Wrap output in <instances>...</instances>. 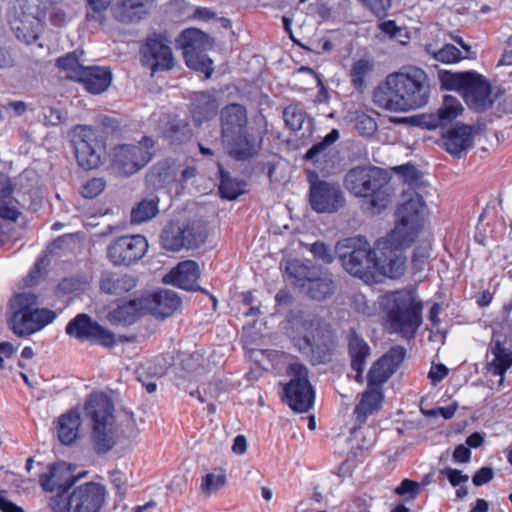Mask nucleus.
I'll return each mask as SVG.
<instances>
[{
    "mask_svg": "<svg viewBox=\"0 0 512 512\" xmlns=\"http://www.w3.org/2000/svg\"><path fill=\"white\" fill-rule=\"evenodd\" d=\"M154 0H120L112 9L113 17L124 24L135 23L148 14V5Z\"/></svg>",
    "mask_w": 512,
    "mask_h": 512,
    "instance_id": "c756f323",
    "label": "nucleus"
},
{
    "mask_svg": "<svg viewBox=\"0 0 512 512\" xmlns=\"http://www.w3.org/2000/svg\"><path fill=\"white\" fill-rule=\"evenodd\" d=\"M383 401L382 389L367 386L354 409L357 422L362 425L367 418L380 410Z\"/></svg>",
    "mask_w": 512,
    "mask_h": 512,
    "instance_id": "2f4dec72",
    "label": "nucleus"
},
{
    "mask_svg": "<svg viewBox=\"0 0 512 512\" xmlns=\"http://www.w3.org/2000/svg\"><path fill=\"white\" fill-rule=\"evenodd\" d=\"M291 380L284 386V400L289 407L299 413L309 411L315 399V393L308 379L305 365L295 362L287 368Z\"/></svg>",
    "mask_w": 512,
    "mask_h": 512,
    "instance_id": "2eb2a0df",
    "label": "nucleus"
},
{
    "mask_svg": "<svg viewBox=\"0 0 512 512\" xmlns=\"http://www.w3.org/2000/svg\"><path fill=\"white\" fill-rule=\"evenodd\" d=\"M148 250V242L142 235L122 236L107 247V258L114 266H130L137 263Z\"/></svg>",
    "mask_w": 512,
    "mask_h": 512,
    "instance_id": "a211bd4d",
    "label": "nucleus"
},
{
    "mask_svg": "<svg viewBox=\"0 0 512 512\" xmlns=\"http://www.w3.org/2000/svg\"><path fill=\"white\" fill-rule=\"evenodd\" d=\"M44 124L49 126H56L62 122V113L54 107H44L42 110Z\"/></svg>",
    "mask_w": 512,
    "mask_h": 512,
    "instance_id": "0e129e2a",
    "label": "nucleus"
},
{
    "mask_svg": "<svg viewBox=\"0 0 512 512\" xmlns=\"http://www.w3.org/2000/svg\"><path fill=\"white\" fill-rule=\"evenodd\" d=\"M387 327L392 333L414 337L422 324V303L411 289L389 292L382 299Z\"/></svg>",
    "mask_w": 512,
    "mask_h": 512,
    "instance_id": "20e7f679",
    "label": "nucleus"
},
{
    "mask_svg": "<svg viewBox=\"0 0 512 512\" xmlns=\"http://www.w3.org/2000/svg\"><path fill=\"white\" fill-rule=\"evenodd\" d=\"M438 79L441 89L459 92L467 105L475 111H484L491 107V86L477 72L440 70Z\"/></svg>",
    "mask_w": 512,
    "mask_h": 512,
    "instance_id": "9d476101",
    "label": "nucleus"
},
{
    "mask_svg": "<svg viewBox=\"0 0 512 512\" xmlns=\"http://www.w3.org/2000/svg\"><path fill=\"white\" fill-rule=\"evenodd\" d=\"M105 186L106 181L103 178L89 179L81 187V195L87 199L95 198L105 189Z\"/></svg>",
    "mask_w": 512,
    "mask_h": 512,
    "instance_id": "5fc2aeb1",
    "label": "nucleus"
},
{
    "mask_svg": "<svg viewBox=\"0 0 512 512\" xmlns=\"http://www.w3.org/2000/svg\"><path fill=\"white\" fill-rule=\"evenodd\" d=\"M58 438L64 445H69L75 441L78 436L79 426L81 424L80 415L76 411H70L59 418Z\"/></svg>",
    "mask_w": 512,
    "mask_h": 512,
    "instance_id": "c9c22d12",
    "label": "nucleus"
},
{
    "mask_svg": "<svg viewBox=\"0 0 512 512\" xmlns=\"http://www.w3.org/2000/svg\"><path fill=\"white\" fill-rule=\"evenodd\" d=\"M302 288L310 298L320 301L333 293L334 283L329 277H319L317 273Z\"/></svg>",
    "mask_w": 512,
    "mask_h": 512,
    "instance_id": "ea45409f",
    "label": "nucleus"
},
{
    "mask_svg": "<svg viewBox=\"0 0 512 512\" xmlns=\"http://www.w3.org/2000/svg\"><path fill=\"white\" fill-rule=\"evenodd\" d=\"M492 353L494 358L489 363V370L494 375L501 376L503 381L504 374L512 367V351L497 341L492 348Z\"/></svg>",
    "mask_w": 512,
    "mask_h": 512,
    "instance_id": "58836bf2",
    "label": "nucleus"
},
{
    "mask_svg": "<svg viewBox=\"0 0 512 512\" xmlns=\"http://www.w3.org/2000/svg\"><path fill=\"white\" fill-rule=\"evenodd\" d=\"M348 354L351 360V369L356 372L355 379L361 382L371 348L354 329L348 333Z\"/></svg>",
    "mask_w": 512,
    "mask_h": 512,
    "instance_id": "393cba45",
    "label": "nucleus"
},
{
    "mask_svg": "<svg viewBox=\"0 0 512 512\" xmlns=\"http://www.w3.org/2000/svg\"><path fill=\"white\" fill-rule=\"evenodd\" d=\"M183 232L184 248H198L206 240L207 232L205 227L199 222L188 223L181 227Z\"/></svg>",
    "mask_w": 512,
    "mask_h": 512,
    "instance_id": "c03bdc74",
    "label": "nucleus"
},
{
    "mask_svg": "<svg viewBox=\"0 0 512 512\" xmlns=\"http://www.w3.org/2000/svg\"><path fill=\"white\" fill-rule=\"evenodd\" d=\"M310 252L315 258L320 259L324 263L330 264L334 260V256L328 245L323 242H315L310 247Z\"/></svg>",
    "mask_w": 512,
    "mask_h": 512,
    "instance_id": "13d9d810",
    "label": "nucleus"
},
{
    "mask_svg": "<svg viewBox=\"0 0 512 512\" xmlns=\"http://www.w3.org/2000/svg\"><path fill=\"white\" fill-rule=\"evenodd\" d=\"M425 201L423 197L409 189L402 194V202L396 211L397 223L395 228L384 238L376 242L378 250L388 260V264L377 269L389 278H399L405 271V258L398 251L409 247L416 239L423 226Z\"/></svg>",
    "mask_w": 512,
    "mask_h": 512,
    "instance_id": "f257e3e1",
    "label": "nucleus"
},
{
    "mask_svg": "<svg viewBox=\"0 0 512 512\" xmlns=\"http://www.w3.org/2000/svg\"><path fill=\"white\" fill-rule=\"evenodd\" d=\"M200 277L198 264L193 260L180 262L163 278V282L172 284L188 291H197L200 289L197 281Z\"/></svg>",
    "mask_w": 512,
    "mask_h": 512,
    "instance_id": "5701e85b",
    "label": "nucleus"
},
{
    "mask_svg": "<svg viewBox=\"0 0 512 512\" xmlns=\"http://www.w3.org/2000/svg\"><path fill=\"white\" fill-rule=\"evenodd\" d=\"M355 128L360 135L370 137L377 130V123L372 117L361 114L356 119Z\"/></svg>",
    "mask_w": 512,
    "mask_h": 512,
    "instance_id": "6e6d98bb",
    "label": "nucleus"
},
{
    "mask_svg": "<svg viewBox=\"0 0 512 512\" xmlns=\"http://www.w3.org/2000/svg\"><path fill=\"white\" fill-rule=\"evenodd\" d=\"M405 354L406 350L402 346H395L378 359L368 372V386L381 389V386L399 368Z\"/></svg>",
    "mask_w": 512,
    "mask_h": 512,
    "instance_id": "aec40b11",
    "label": "nucleus"
},
{
    "mask_svg": "<svg viewBox=\"0 0 512 512\" xmlns=\"http://www.w3.org/2000/svg\"><path fill=\"white\" fill-rule=\"evenodd\" d=\"M438 79L441 89L459 92L467 105L475 111H484L491 107V86L477 72L440 70Z\"/></svg>",
    "mask_w": 512,
    "mask_h": 512,
    "instance_id": "1a4fd4ad",
    "label": "nucleus"
},
{
    "mask_svg": "<svg viewBox=\"0 0 512 512\" xmlns=\"http://www.w3.org/2000/svg\"><path fill=\"white\" fill-rule=\"evenodd\" d=\"M159 213V198L157 196L144 198L132 208L130 219L132 224L147 222Z\"/></svg>",
    "mask_w": 512,
    "mask_h": 512,
    "instance_id": "e433bc0d",
    "label": "nucleus"
},
{
    "mask_svg": "<svg viewBox=\"0 0 512 512\" xmlns=\"http://www.w3.org/2000/svg\"><path fill=\"white\" fill-rule=\"evenodd\" d=\"M346 189L356 197L369 198V210L379 214L390 202L387 179L383 170L372 166H357L350 169L344 178Z\"/></svg>",
    "mask_w": 512,
    "mask_h": 512,
    "instance_id": "0eeeda50",
    "label": "nucleus"
},
{
    "mask_svg": "<svg viewBox=\"0 0 512 512\" xmlns=\"http://www.w3.org/2000/svg\"><path fill=\"white\" fill-rule=\"evenodd\" d=\"M85 414L92 422L91 443L96 454L111 451L117 442L114 404L103 393L90 395L85 404Z\"/></svg>",
    "mask_w": 512,
    "mask_h": 512,
    "instance_id": "423d86ee",
    "label": "nucleus"
},
{
    "mask_svg": "<svg viewBox=\"0 0 512 512\" xmlns=\"http://www.w3.org/2000/svg\"><path fill=\"white\" fill-rule=\"evenodd\" d=\"M137 279L129 274L108 272L100 279V289L110 295H121L134 289Z\"/></svg>",
    "mask_w": 512,
    "mask_h": 512,
    "instance_id": "473e14b6",
    "label": "nucleus"
},
{
    "mask_svg": "<svg viewBox=\"0 0 512 512\" xmlns=\"http://www.w3.org/2000/svg\"><path fill=\"white\" fill-rule=\"evenodd\" d=\"M420 491V486L416 481L410 480V479H404L400 483L399 486H397L394 490V492L399 496H405L408 495L409 498L414 499Z\"/></svg>",
    "mask_w": 512,
    "mask_h": 512,
    "instance_id": "bf43d9fd",
    "label": "nucleus"
},
{
    "mask_svg": "<svg viewBox=\"0 0 512 512\" xmlns=\"http://www.w3.org/2000/svg\"><path fill=\"white\" fill-rule=\"evenodd\" d=\"M144 313V305L141 297L119 305L109 312L108 319L112 324L127 326L135 323L138 316Z\"/></svg>",
    "mask_w": 512,
    "mask_h": 512,
    "instance_id": "72a5a7b5",
    "label": "nucleus"
},
{
    "mask_svg": "<svg viewBox=\"0 0 512 512\" xmlns=\"http://www.w3.org/2000/svg\"><path fill=\"white\" fill-rule=\"evenodd\" d=\"M84 282L78 278H64L58 284V291L62 294H73L83 290Z\"/></svg>",
    "mask_w": 512,
    "mask_h": 512,
    "instance_id": "052dcab7",
    "label": "nucleus"
},
{
    "mask_svg": "<svg viewBox=\"0 0 512 512\" xmlns=\"http://www.w3.org/2000/svg\"><path fill=\"white\" fill-rule=\"evenodd\" d=\"M73 146L78 164L85 170L98 168L106 152L103 137L91 126L78 125L73 131Z\"/></svg>",
    "mask_w": 512,
    "mask_h": 512,
    "instance_id": "4468645a",
    "label": "nucleus"
},
{
    "mask_svg": "<svg viewBox=\"0 0 512 512\" xmlns=\"http://www.w3.org/2000/svg\"><path fill=\"white\" fill-rule=\"evenodd\" d=\"M377 17H383L391 7V0H360Z\"/></svg>",
    "mask_w": 512,
    "mask_h": 512,
    "instance_id": "680f3d73",
    "label": "nucleus"
},
{
    "mask_svg": "<svg viewBox=\"0 0 512 512\" xmlns=\"http://www.w3.org/2000/svg\"><path fill=\"white\" fill-rule=\"evenodd\" d=\"M309 203L317 213H335L344 206L345 197L338 183L310 179Z\"/></svg>",
    "mask_w": 512,
    "mask_h": 512,
    "instance_id": "f3484780",
    "label": "nucleus"
},
{
    "mask_svg": "<svg viewBox=\"0 0 512 512\" xmlns=\"http://www.w3.org/2000/svg\"><path fill=\"white\" fill-rule=\"evenodd\" d=\"M9 328L18 337H28L51 324L57 317L55 311L38 307V297L32 292L15 294L9 301Z\"/></svg>",
    "mask_w": 512,
    "mask_h": 512,
    "instance_id": "39448f33",
    "label": "nucleus"
},
{
    "mask_svg": "<svg viewBox=\"0 0 512 512\" xmlns=\"http://www.w3.org/2000/svg\"><path fill=\"white\" fill-rule=\"evenodd\" d=\"M374 63L368 59H359L352 64L350 81L352 86L362 91L365 87V79L373 72Z\"/></svg>",
    "mask_w": 512,
    "mask_h": 512,
    "instance_id": "37998d69",
    "label": "nucleus"
},
{
    "mask_svg": "<svg viewBox=\"0 0 512 512\" xmlns=\"http://www.w3.org/2000/svg\"><path fill=\"white\" fill-rule=\"evenodd\" d=\"M155 142L144 136L134 144H119L110 153L111 168L123 177H129L142 170L154 156Z\"/></svg>",
    "mask_w": 512,
    "mask_h": 512,
    "instance_id": "f8f14e48",
    "label": "nucleus"
},
{
    "mask_svg": "<svg viewBox=\"0 0 512 512\" xmlns=\"http://www.w3.org/2000/svg\"><path fill=\"white\" fill-rule=\"evenodd\" d=\"M448 375V368L444 364H438L431 368L428 373V378L432 384L436 385Z\"/></svg>",
    "mask_w": 512,
    "mask_h": 512,
    "instance_id": "774afa93",
    "label": "nucleus"
},
{
    "mask_svg": "<svg viewBox=\"0 0 512 512\" xmlns=\"http://www.w3.org/2000/svg\"><path fill=\"white\" fill-rule=\"evenodd\" d=\"M58 68L67 71V77L75 81V75L80 74L79 70H83L85 66L79 63L76 52H71L57 59Z\"/></svg>",
    "mask_w": 512,
    "mask_h": 512,
    "instance_id": "3c124183",
    "label": "nucleus"
},
{
    "mask_svg": "<svg viewBox=\"0 0 512 512\" xmlns=\"http://www.w3.org/2000/svg\"><path fill=\"white\" fill-rule=\"evenodd\" d=\"M395 171L403 176L404 182L410 187H418L421 183V173L412 164L397 166Z\"/></svg>",
    "mask_w": 512,
    "mask_h": 512,
    "instance_id": "864d4df0",
    "label": "nucleus"
},
{
    "mask_svg": "<svg viewBox=\"0 0 512 512\" xmlns=\"http://www.w3.org/2000/svg\"><path fill=\"white\" fill-rule=\"evenodd\" d=\"M463 111L462 104L460 101L450 95H447L443 99L442 106L438 109L437 114L432 116V122L430 128H437L446 126L454 119H456Z\"/></svg>",
    "mask_w": 512,
    "mask_h": 512,
    "instance_id": "f704fd0d",
    "label": "nucleus"
},
{
    "mask_svg": "<svg viewBox=\"0 0 512 512\" xmlns=\"http://www.w3.org/2000/svg\"><path fill=\"white\" fill-rule=\"evenodd\" d=\"M229 154L236 160H246L257 152L258 143L249 134L248 128L234 133L231 137H222Z\"/></svg>",
    "mask_w": 512,
    "mask_h": 512,
    "instance_id": "c85d7f7f",
    "label": "nucleus"
},
{
    "mask_svg": "<svg viewBox=\"0 0 512 512\" xmlns=\"http://www.w3.org/2000/svg\"><path fill=\"white\" fill-rule=\"evenodd\" d=\"M145 313L156 318L165 319L173 315L181 307V299L172 290H160L158 292L142 296Z\"/></svg>",
    "mask_w": 512,
    "mask_h": 512,
    "instance_id": "412c9836",
    "label": "nucleus"
},
{
    "mask_svg": "<svg viewBox=\"0 0 512 512\" xmlns=\"http://www.w3.org/2000/svg\"><path fill=\"white\" fill-rule=\"evenodd\" d=\"M161 245L169 251H179L184 248L183 232L175 223L168 224L161 232Z\"/></svg>",
    "mask_w": 512,
    "mask_h": 512,
    "instance_id": "79ce46f5",
    "label": "nucleus"
},
{
    "mask_svg": "<svg viewBox=\"0 0 512 512\" xmlns=\"http://www.w3.org/2000/svg\"><path fill=\"white\" fill-rule=\"evenodd\" d=\"M494 477V471L490 467L480 468L472 477L475 486H482L489 483Z\"/></svg>",
    "mask_w": 512,
    "mask_h": 512,
    "instance_id": "69168bd1",
    "label": "nucleus"
},
{
    "mask_svg": "<svg viewBox=\"0 0 512 512\" xmlns=\"http://www.w3.org/2000/svg\"><path fill=\"white\" fill-rule=\"evenodd\" d=\"M220 176L219 192L223 198L234 200L244 192L245 182L232 178L222 169Z\"/></svg>",
    "mask_w": 512,
    "mask_h": 512,
    "instance_id": "a18cd8bd",
    "label": "nucleus"
},
{
    "mask_svg": "<svg viewBox=\"0 0 512 512\" xmlns=\"http://www.w3.org/2000/svg\"><path fill=\"white\" fill-rule=\"evenodd\" d=\"M425 51L434 60L444 64H454L460 62L465 57L462 52L453 44H445L440 49H434L431 44L425 46Z\"/></svg>",
    "mask_w": 512,
    "mask_h": 512,
    "instance_id": "a19ab883",
    "label": "nucleus"
},
{
    "mask_svg": "<svg viewBox=\"0 0 512 512\" xmlns=\"http://www.w3.org/2000/svg\"><path fill=\"white\" fill-rule=\"evenodd\" d=\"M221 136L231 137L234 133L248 128L247 110L243 105L231 103L220 112Z\"/></svg>",
    "mask_w": 512,
    "mask_h": 512,
    "instance_id": "a878e982",
    "label": "nucleus"
},
{
    "mask_svg": "<svg viewBox=\"0 0 512 512\" xmlns=\"http://www.w3.org/2000/svg\"><path fill=\"white\" fill-rule=\"evenodd\" d=\"M441 474L447 477L449 483L453 487H457L461 483L467 482L469 479V476L467 474H463L461 470L450 467L441 470Z\"/></svg>",
    "mask_w": 512,
    "mask_h": 512,
    "instance_id": "e2e57ef3",
    "label": "nucleus"
},
{
    "mask_svg": "<svg viewBox=\"0 0 512 512\" xmlns=\"http://www.w3.org/2000/svg\"><path fill=\"white\" fill-rule=\"evenodd\" d=\"M76 477L63 462L49 466L46 473L39 476V484L46 492H57L66 495L75 485Z\"/></svg>",
    "mask_w": 512,
    "mask_h": 512,
    "instance_id": "4be33fe9",
    "label": "nucleus"
},
{
    "mask_svg": "<svg viewBox=\"0 0 512 512\" xmlns=\"http://www.w3.org/2000/svg\"><path fill=\"white\" fill-rule=\"evenodd\" d=\"M340 137V133L337 129H332L322 141L314 144L305 154V159L318 161L320 156L325 155L326 151L335 143Z\"/></svg>",
    "mask_w": 512,
    "mask_h": 512,
    "instance_id": "09e8293b",
    "label": "nucleus"
},
{
    "mask_svg": "<svg viewBox=\"0 0 512 512\" xmlns=\"http://www.w3.org/2000/svg\"><path fill=\"white\" fill-rule=\"evenodd\" d=\"M148 180L152 185L161 187L172 181L173 175L166 164H158L149 173Z\"/></svg>",
    "mask_w": 512,
    "mask_h": 512,
    "instance_id": "603ef678",
    "label": "nucleus"
},
{
    "mask_svg": "<svg viewBox=\"0 0 512 512\" xmlns=\"http://www.w3.org/2000/svg\"><path fill=\"white\" fill-rule=\"evenodd\" d=\"M343 269L366 283L374 279L379 259L368 240L361 235L344 238L335 245Z\"/></svg>",
    "mask_w": 512,
    "mask_h": 512,
    "instance_id": "6e6552de",
    "label": "nucleus"
},
{
    "mask_svg": "<svg viewBox=\"0 0 512 512\" xmlns=\"http://www.w3.org/2000/svg\"><path fill=\"white\" fill-rule=\"evenodd\" d=\"M285 273L295 285L305 286L312 276L317 274L315 267H310L298 259L288 260L285 264Z\"/></svg>",
    "mask_w": 512,
    "mask_h": 512,
    "instance_id": "4c0bfd02",
    "label": "nucleus"
},
{
    "mask_svg": "<svg viewBox=\"0 0 512 512\" xmlns=\"http://www.w3.org/2000/svg\"><path fill=\"white\" fill-rule=\"evenodd\" d=\"M65 332L79 341H89L106 348H113L116 343L113 332L101 326L85 313L78 314L70 320Z\"/></svg>",
    "mask_w": 512,
    "mask_h": 512,
    "instance_id": "dca6fc26",
    "label": "nucleus"
},
{
    "mask_svg": "<svg viewBox=\"0 0 512 512\" xmlns=\"http://www.w3.org/2000/svg\"><path fill=\"white\" fill-rule=\"evenodd\" d=\"M227 477L223 469H216L202 478L200 490L205 496L217 492L226 484Z\"/></svg>",
    "mask_w": 512,
    "mask_h": 512,
    "instance_id": "de8ad7c7",
    "label": "nucleus"
},
{
    "mask_svg": "<svg viewBox=\"0 0 512 512\" xmlns=\"http://www.w3.org/2000/svg\"><path fill=\"white\" fill-rule=\"evenodd\" d=\"M219 109V103L214 94L210 92H196L191 98L190 113L195 125L214 118Z\"/></svg>",
    "mask_w": 512,
    "mask_h": 512,
    "instance_id": "bb28decb",
    "label": "nucleus"
},
{
    "mask_svg": "<svg viewBox=\"0 0 512 512\" xmlns=\"http://www.w3.org/2000/svg\"><path fill=\"white\" fill-rule=\"evenodd\" d=\"M11 28L18 40L30 45L38 40L43 30L41 20L27 13H20L10 21Z\"/></svg>",
    "mask_w": 512,
    "mask_h": 512,
    "instance_id": "cd10ccee",
    "label": "nucleus"
},
{
    "mask_svg": "<svg viewBox=\"0 0 512 512\" xmlns=\"http://www.w3.org/2000/svg\"><path fill=\"white\" fill-rule=\"evenodd\" d=\"M79 71L80 74L75 75V81L81 83L91 94L105 92L112 82V72L107 67L85 66Z\"/></svg>",
    "mask_w": 512,
    "mask_h": 512,
    "instance_id": "b1692460",
    "label": "nucleus"
},
{
    "mask_svg": "<svg viewBox=\"0 0 512 512\" xmlns=\"http://www.w3.org/2000/svg\"><path fill=\"white\" fill-rule=\"evenodd\" d=\"M106 497V487L90 481L73 486L66 495L58 493L51 496L48 507L53 512H100Z\"/></svg>",
    "mask_w": 512,
    "mask_h": 512,
    "instance_id": "9b49d317",
    "label": "nucleus"
},
{
    "mask_svg": "<svg viewBox=\"0 0 512 512\" xmlns=\"http://www.w3.org/2000/svg\"><path fill=\"white\" fill-rule=\"evenodd\" d=\"M141 61L151 71H164L172 69L174 65L173 53L170 46L161 37L147 38L141 48Z\"/></svg>",
    "mask_w": 512,
    "mask_h": 512,
    "instance_id": "6ab92c4d",
    "label": "nucleus"
},
{
    "mask_svg": "<svg viewBox=\"0 0 512 512\" xmlns=\"http://www.w3.org/2000/svg\"><path fill=\"white\" fill-rule=\"evenodd\" d=\"M192 136L189 124L181 119H175L169 123L165 130V137L172 143L182 144Z\"/></svg>",
    "mask_w": 512,
    "mask_h": 512,
    "instance_id": "49530a36",
    "label": "nucleus"
},
{
    "mask_svg": "<svg viewBox=\"0 0 512 512\" xmlns=\"http://www.w3.org/2000/svg\"><path fill=\"white\" fill-rule=\"evenodd\" d=\"M186 65L211 77L214 68L213 61L206 55V51L213 46L212 39L197 28H188L182 31L179 38Z\"/></svg>",
    "mask_w": 512,
    "mask_h": 512,
    "instance_id": "ddd939ff",
    "label": "nucleus"
},
{
    "mask_svg": "<svg viewBox=\"0 0 512 512\" xmlns=\"http://www.w3.org/2000/svg\"><path fill=\"white\" fill-rule=\"evenodd\" d=\"M283 118L292 131H299L305 122L306 113L297 105H289L283 111Z\"/></svg>",
    "mask_w": 512,
    "mask_h": 512,
    "instance_id": "8fccbe9b",
    "label": "nucleus"
},
{
    "mask_svg": "<svg viewBox=\"0 0 512 512\" xmlns=\"http://www.w3.org/2000/svg\"><path fill=\"white\" fill-rule=\"evenodd\" d=\"M430 98V84L426 72L417 66H403L389 74L383 87L374 93L380 107L401 112L424 107Z\"/></svg>",
    "mask_w": 512,
    "mask_h": 512,
    "instance_id": "f03ea898",
    "label": "nucleus"
},
{
    "mask_svg": "<svg viewBox=\"0 0 512 512\" xmlns=\"http://www.w3.org/2000/svg\"><path fill=\"white\" fill-rule=\"evenodd\" d=\"M15 64V58L9 47L0 43V68H11Z\"/></svg>",
    "mask_w": 512,
    "mask_h": 512,
    "instance_id": "338daca9",
    "label": "nucleus"
},
{
    "mask_svg": "<svg viewBox=\"0 0 512 512\" xmlns=\"http://www.w3.org/2000/svg\"><path fill=\"white\" fill-rule=\"evenodd\" d=\"M443 140L446 151L459 157L472 145V129L468 125H457L443 135Z\"/></svg>",
    "mask_w": 512,
    "mask_h": 512,
    "instance_id": "7c9ffc66",
    "label": "nucleus"
},
{
    "mask_svg": "<svg viewBox=\"0 0 512 512\" xmlns=\"http://www.w3.org/2000/svg\"><path fill=\"white\" fill-rule=\"evenodd\" d=\"M289 323L294 346L312 365L331 361L338 342L329 325L317 315L304 311L293 312Z\"/></svg>",
    "mask_w": 512,
    "mask_h": 512,
    "instance_id": "7ed1b4c3",
    "label": "nucleus"
},
{
    "mask_svg": "<svg viewBox=\"0 0 512 512\" xmlns=\"http://www.w3.org/2000/svg\"><path fill=\"white\" fill-rule=\"evenodd\" d=\"M18 202H0V220H7L11 222L17 221L21 212L17 206Z\"/></svg>",
    "mask_w": 512,
    "mask_h": 512,
    "instance_id": "4d7b16f0",
    "label": "nucleus"
}]
</instances>
